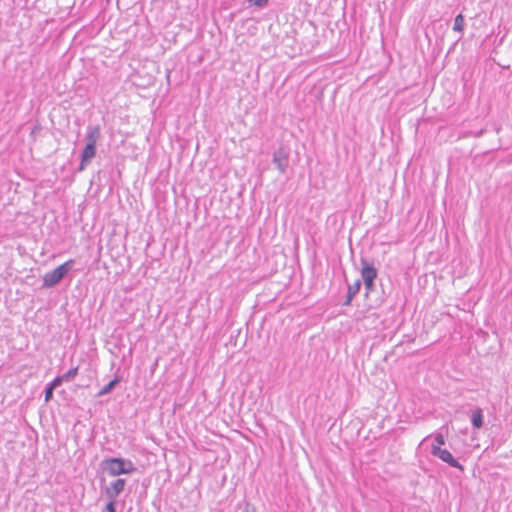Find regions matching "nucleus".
I'll use <instances>...</instances> for the list:
<instances>
[{
  "label": "nucleus",
  "mask_w": 512,
  "mask_h": 512,
  "mask_svg": "<svg viewBox=\"0 0 512 512\" xmlns=\"http://www.w3.org/2000/svg\"><path fill=\"white\" fill-rule=\"evenodd\" d=\"M75 261L70 259L63 264L59 265L52 271L47 272L43 276V287L52 288L56 286L58 283L62 281V279L69 273L72 269Z\"/></svg>",
  "instance_id": "1"
},
{
  "label": "nucleus",
  "mask_w": 512,
  "mask_h": 512,
  "mask_svg": "<svg viewBox=\"0 0 512 512\" xmlns=\"http://www.w3.org/2000/svg\"><path fill=\"white\" fill-rule=\"evenodd\" d=\"M123 464H124V458H121V457L106 458V459L102 460V462H101V466H102L103 470L105 472H107V474L109 476H113V477L125 474V469H124Z\"/></svg>",
  "instance_id": "2"
},
{
  "label": "nucleus",
  "mask_w": 512,
  "mask_h": 512,
  "mask_svg": "<svg viewBox=\"0 0 512 512\" xmlns=\"http://www.w3.org/2000/svg\"><path fill=\"white\" fill-rule=\"evenodd\" d=\"M431 454L435 457H438L443 462L447 463L449 466L458 468L461 471L464 470V467L459 463L458 460H456L453 455L447 450L442 449L439 446H436L435 444H432L431 446Z\"/></svg>",
  "instance_id": "3"
},
{
  "label": "nucleus",
  "mask_w": 512,
  "mask_h": 512,
  "mask_svg": "<svg viewBox=\"0 0 512 512\" xmlns=\"http://www.w3.org/2000/svg\"><path fill=\"white\" fill-rule=\"evenodd\" d=\"M272 161L280 173H285L289 165V154L283 147H279L274 151Z\"/></svg>",
  "instance_id": "4"
},
{
  "label": "nucleus",
  "mask_w": 512,
  "mask_h": 512,
  "mask_svg": "<svg viewBox=\"0 0 512 512\" xmlns=\"http://www.w3.org/2000/svg\"><path fill=\"white\" fill-rule=\"evenodd\" d=\"M126 485V480L122 478H117L112 481L107 487L104 489L105 496L108 499H117V497L124 491Z\"/></svg>",
  "instance_id": "5"
},
{
  "label": "nucleus",
  "mask_w": 512,
  "mask_h": 512,
  "mask_svg": "<svg viewBox=\"0 0 512 512\" xmlns=\"http://www.w3.org/2000/svg\"><path fill=\"white\" fill-rule=\"evenodd\" d=\"M361 277L363 281L369 280L374 281L377 278L378 271L373 265V263L369 262L366 258H361Z\"/></svg>",
  "instance_id": "6"
},
{
  "label": "nucleus",
  "mask_w": 512,
  "mask_h": 512,
  "mask_svg": "<svg viewBox=\"0 0 512 512\" xmlns=\"http://www.w3.org/2000/svg\"><path fill=\"white\" fill-rule=\"evenodd\" d=\"M96 156V147H91L85 145L81 155H80V164L77 168L78 172H82L86 169L87 165L91 162V160Z\"/></svg>",
  "instance_id": "7"
},
{
  "label": "nucleus",
  "mask_w": 512,
  "mask_h": 512,
  "mask_svg": "<svg viewBox=\"0 0 512 512\" xmlns=\"http://www.w3.org/2000/svg\"><path fill=\"white\" fill-rule=\"evenodd\" d=\"M101 137V129L99 125H89L85 136L87 146L96 147L97 142Z\"/></svg>",
  "instance_id": "8"
},
{
  "label": "nucleus",
  "mask_w": 512,
  "mask_h": 512,
  "mask_svg": "<svg viewBox=\"0 0 512 512\" xmlns=\"http://www.w3.org/2000/svg\"><path fill=\"white\" fill-rule=\"evenodd\" d=\"M122 381L121 376L116 375L109 383H107L98 393V397H102L112 392V390Z\"/></svg>",
  "instance_id": "9"
},
{
  "label": "nucleus",
  "mask_w": 512,
  "mask_h": 512,
  "mask_svg": "<svg viewBox=\"0 0 512 512\" xmlns=\"http://www.w3.org/2000/svg\"><path fill=\"white\" fill-rule=\"evenodd\" d=\"M471 423L475 429H480L483 426V411L477 408L472 412Z\"/></svg>",
  "instance_id": "10"
},
{
  "label": "nucleus",
  "mask_w": 512,
  "mask_h": 512,
  "mask_svg": "<svg viewBox=\"0 0 512 512\" xmlns=\"http://www.w3.org/2000/svg\"><path fill=\"white\" fill-rule=\"evenodd\" d=\"M465 26V19L462 14H458L454 19L453 30L458 33H463Z\"/></svg>",
  "instance_id": "11"
},
{
  "label": "nucleus",
  "mask_w": 512,
  "mask_h": 512,
  "mask_svg": "<svg viewBox=\"0 0 512 512\" xmlns=\"http://www.w3.org/2000/svg\"><path fill=\"white\" fill-rule=\"evenodd\" d=\"M361 288V280L357 279L353 284L348 285L347 293L350 294V297H355Z\"/></svg>",
  "instance_id": "12"
},
{
  "label": "nucleus",
  "mask_w": 512,
  "mask_h": 512,
  "mask_svg": "<svg viewBox=\"0 0 512 512\" xmlns=\"http://www.w3.org/2000/svg\"><path fill=\"white\" fill-rule=\"evenodd\" d=\"M77 374H78V366L69 369L66 373H64L61 376H62V379L64 380V382H70V381L74 380V378L77 376Z\"/></svg>",
  "instance_id": "13"
},
{
  "label": "nucleus",
  "mask_w": 512,
  "mask_h": 512,
  "mask_svg": "<svg viewBox=\"0 0 512 512\" xmlns=\"http://www.w3.org/2000/svg\"><path fill=\"white\" fill-rule=\"evenodd\" d=\"M125 474H131L136 470L134 463L129 459H124Z\"/></svg>",
  "instance_id": "14"
},
{
  "label": "nucleus",
  "mask_w": 512,
  "mask_h": 512,
  "mask_svg": "<svg viewBox=\"0 0 512 512\" xmlns=\"http://www.w3.org/2000/svg\"><path fill=\"white\" fill-rule=\"evenodd\" d=\"M64 382V380L62 379V376H57L55 377L50 383H48L47 385L49 387H51L52 389H56L57 387H59L62 383Z\"/></svg>",
  "instance_id": "15"
},
{
  "label": "nucleus",
  "mask_w": 512,
  "mask_h": 512,
  "mask_svg": "<svg viewBox=\"0 0 512 512\" xmlns=\"http://www.w3.org/2000/svg\"><path fill=\"white\" fill-rule=\"evenodd\" d=\"M251 6L263 8L268 4V0H247Z\"/></svg>",
  "instance_id": "16"
},
{
  "label": "nucleus",
  "mask_w": 512,
  "mask_h": 512,
  "mask_svg": "<svg viewBox=\"0 0 512 512\" xmlns=\"http://www.w3.org/2000/svg\"><path fill=\"white\" fill-rule=\"evenodd\" d=\"M106 512H116V499H109V502L105 506Z\"/></svg>",
  "instance_id": "17"
},
{
  "label": "nucleus",
  "mask_w": 512,
  "mask_h": 512,
  "mask_svg": "<svg viewBox=\"0 0 512 512\" xmlns=\"http://www.w3.org/2000/svg\"><path fill=\"white\" fill-rule=\"evenodd\" d=\"M53 392H54V389H52L51 387H49L47 385L45 388V391H44V396H45L46 402H49L53 398Z\"/></svg>",
  "instance_id": "18"
},
{
  "label": "nucleus",
  "mask_w": 512,
  "mask_h": 512,
  "mask_svg": "<svg viewBox=\"0 0 512 512\" xmlns=\"http://www.w3.org/2000/svg\"><path fill=\"white\" fill-rule=\"evenodd\" d=\"M363 282H364V286H365V290H366V295H368L371 291L374 290L375 283H374V281H369V280H366Z\"/></svg>",
  "instance_id": "19"
},
{
  "label": "nucleus",
  "mask_w": 512,
  "mask_h": 512,
  "mask_svg": "<svg viewBox=\"0 0 512 512\" xmlns=\"http://www.w3.org/2000/svg\"><path fill=\"white\" fill-rule=\"evenodd\" d=\"M435 442H436V444H435L436 446L441 447L442 445H444L445 444L444 435L442 433H436Z\"/></svg>",
  "instance_id": "20"
},
{
  "label": "nucleus",
  "mask_w": 512,
  "mask_h": 512,
  "mask_svg": "<svg viewBox=\"0 0 512 512\" xmlns=\"http://www.w3.org/2000/svg\"><path fill=\"white\" fill-rule=\"evenodd\" d=\"M353 298H354V297H350V294H348V293H347V295H346V299H345V301H344L343 305H345V306L350 305V304H351V302H352V300H353Z\"/></svg>",
  "instance_id": "21"
},
{
  "label": "nucleus",
  "mask_w": 512,
  "mask_h": 512,
  "mask_svg": "<svg viewBox=\"0 0 512 512\" xmlns=\"http://www.w3.org/2000/svg\"><path fill=\"white\" fill-rule=\"evenodd\" d=\"M241 512H256L254 507H251L249 504H246L244 509Z\"/></svg>",
  "instance_id": "22"
}]
</instances>
